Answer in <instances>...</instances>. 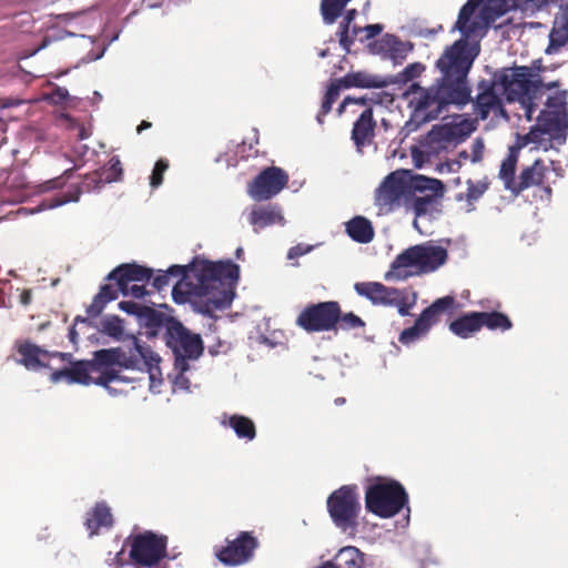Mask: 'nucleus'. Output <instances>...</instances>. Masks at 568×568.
I'll return each instance as SVG.
<instances>
[{"label":"nucleus","mask_w":568,"mask_h":568,"mask_svg":"<svg viewBox=\"0 0 568 568\" xmlns=\"http://www.w3.org/2000/svg\"><path fill=\"white\" fill-rule=\"evenodd\" d=\"M172 277L178 278L172 288V300L179 305L189 303L194 312L214 317L216 311L232 305L240 278V266L232 260L212 262L195 256L186 265H171L158 271L151 283L156 291L164 290Z\"/></svg>","instance_id":"obj_1"},{"label":"nucleus","mask_w":568,"mask_h":568,"mask_svg":"<svg viewBox=\"0 0 568 568\" xmlns=\"http://www.w3.org/2000/svg\"><path fill=\"white\" fill-rule=\"evenodd\" d=\"M463 44L464 41H455L446 47L435 62L440 77L429 88L413 82L404 92L410 109V116L402 129L405 136L436 120L449 106L463 110L473 102L468 74L476 60V52H463Z\"/></svg>","instance_id":"obj_2"},{"label":"nucleus","mask_w":568,"mask_h":568,"mask_svg":"<svg viewBox=\"0 0 568 568\" xmlns=\"http://www.w3.org/2000/svg\"><path fill=\"white\" fill-rule=\"evenodd\" d=\"M566 90L558 89V82L544 83L538 73L529 67L500 68L491 73L490 79L477 83V94L473 99L474 112L486 120L491 112L506 115L504 101L518 102L528 121L534 119L539 105L554 95Z\"/></svg>","instance_id":"obj_3"},{"label":"nucleus","mask_w":568,"mask_h":568,"mask_svg":"<svg viewBox=\"0 0 568 568\" xmlns=\"http://www.w3.org/2000/svg\"><path fill=\"white\" fill-rule=\"evenodd\" d=\"M568 134V103L566 93L558 92L547 97L544 108L536 116V123L530 126L528 133L518 135L516 143L519 149L536 144L542 150L557 149L567 141Z\"/></svg>","instance_id":"obj_4"},{"label":"nucleus","mask_w":568,"mask_h":568,"mask_svg":"<svg viewBox=\"0 0 568 568\" xmlns=\"http://www.w3.org/2000/svg\"><path fill=\"white\" fill-rule=\"evenodd\" d=\"M568 134V103L566 93L558 92L547 97L544 108L536 116V123L530 126L528 133L518 135L516 143L519 149L536 144L542 150L557 149L567 141Z\"/></svg>","instance_id":"obj_5"},{"label":"nucleus","mask_w":568,"mask_h":568,"mask_svg":"<svg viewBox=\"0 0 568 568\" xmlns=\"http://www.w3.org/2000/svg\"><path fill=\"white\" fill-rule=\"evenodd\" d=\"M447 258V250L432 241L416 244L393 260L384 278L387 282H402L413 276L429 274L443 266Z\"/></svg>","instance_id":"obj_6"},{"label":"nucleus","mask_w":568,"mask_h":568,"mask_svg":"<svg viewBox=\"0 0 568 568\" xmlns=\"http://www.w3.org/2000/svg\"><path fill=\"white\" fill-rule=\"evenodd\" d=\"M480 3H484L479 13L480 19L486 24L495 22L510 10L520 8L518 0H467L460 9L452 31H458L460 33L462 37L457 41H464L463 52L469 53L475 51L476 58L480 53V45L478 41H473L470 38L480 29V23L478 20L471 19V17Z\"/></svg>","instance_id":"obj_7"},{"label":"nucleus","mask_w":568,"mask_h":568,"mask_svg":"<svg viewBox=\"0 0 568 568\" xmlns=\"http://www.w3.org/2000/svg\"><path fill=\"white\" fill-rule=\"evenodd\" d=\"M365 508L379 518H392L408 507V494L404 486L388 478L377 477L365 490Z\"/></svg>","instance_id":"obj_8"},{"label":"nucleus","mask_w":568,"mask_h":568,"mask_svg":"<svg viewBox=\"0 0 568 568\" xmlns=\"http://www.w3.org/2000/svg\"><path fill=\"white\" fill-rule=\"evenodd\" d=\"M354 290L375 306L396 307L400 316L410 315L418 298L417 292L410 288L386 286L379 282H357Z\"/></svg>","instance_id":"obj_9"},{"label":"nucleus","mask_w":568,"mask_h":568,"mask_svg":"<svg viewBox=\"0 0 568 568\" xmlns=\"http://www.w3.org/2000/svg\"><path fill=\"white\" fill-rule=\"evenodd\" d=\"M163 341L174 356V367L182 371H189V362L197 361L204 351L201 335L192 333L179 320L170 322Z\"/></svg>","instance_id":"obj_10"},{"label":"nucleus","mask_w":568,"mask_h":568,"mask_svg":"<svg viewBox=\"0 0 568 568\" xmlns=\"http://www.w3.org/2000/svg\"><path fill=\"white\" fill-rule=\"evenodd\" d=\"M326 504L329 517L337 528L344 532L356 529L362 508L356 485H345L334 490Z\"/></svg>","instance_id":"obj_11"},{"label":"nucleus","mask_w":568,"mask_h":568,"mask_svg":"<svg viewBox=\"0 0 568 568\" xmlns=\"http://www.w3.org/2000/svg\"><path fill=\"white\" fill-rule=\"evenodd\" d=\"M168 537L152 530L138 534L132 538L130 558L142 568H153L164 558L174 560L176 555H170L166 550Z\"/></svg>","instance_id":"obj_12"},{"label":"nucleus","mask_w":568,"mask_h":568,"mask_svg":"<svg viewBox=\"0 0 568 568\" xmlns=\"http://www.w3.org/2000/svg\"><path fill=\"white\" fill-rule=\"evenodd\" d=\"M455 297L452 295L435 300L429 306L422 311L413 326L402 331L398 341L403 345L409 346L426 337L430 328L439 321L440 313L452 312L455 307Z\"/></svg>","instance_id":"obj_13"},{"label":"nucleus","mask_w":568,"mask_h":568,"mask_svg":"<svg viewBox=\"0 0 568 568\" xmlns=\"http://www.w3.org/2000/svg\"><path fill=\"white\" fill-rule=\"evenodd\" d=\"M129 344L123 347H112L95 351L90 359L95 373L118 372L114 367L131 369L138 366L135 346H141L138 337L128 336Z\"/></svg>","instance_id":"obj_14"},{"label":"nucleus","mask_w":568,"mask_h":568,"mask_svg":"<svg viewBox=\"0 0 568 568\" xmlns=\"http://www.w3.org/2000/svg\"><path fill=\"white\" fill-rule=\"evenodd\" d=\"M339 303L320 302L306 306L298 315L296 324L306 332H328L337 329Z\"/></svg>","instance_id":"obj_15"},{"label":"nucleus","mask_w":568,"mask_h":568,"mask_svg":"<svg viewBox=\"0 0 568 568\" xmlns=\"http://www.w3.org/2000/svg\"><path fill=\"white\" fill-rule=\"evenodd\" d=\"M287 182L288 175L283 169L277 166L266 168L248 184L247 193L254 201H267L277 195Z\"/></svg>","instance_id":"obj_16"},{"label":"nucleus","mask_w":568,"mask_h":568,"mask_svg":"<svg viewBox=\"0 0 568 568\" xmlns=\"http://www.w3.org/2000/svg\"><path fill=\"white\" fill-rule=\"evenodd\" d=\"M407 173V171H395L383 180L375 194L377 206L393 211L400 205L402 199L409 194Z\"/></svg>","instance_id":"obj_17"},{"label":"nucleus","mask_w":568,"mask_h":568,"mask_svg":"<svg viewBox=\"0 0 568 568\" xmlns=\"http://www.w3.org/2000/svg\"><path fill=\"white\" fill-rule=\"evenodd\" d=\"M470 133L471 128L467 122L435 125L425 136L423 145L428 148V153H434L449 144L457 145L464 142Z\"/></svg>","instance_id":"obj_18"},{"label":"nucleus","mask_w":568,"mask_h":568,"mask_svg":"<svg viewBox=\"0 0 568 568\" xmlns=\"http://www.w3.org/2000/svg\"><path fill=\"white\" fill-rule=\"evenodd\" d=\"M105 183L108 182L104 181V175L100 172H94L87 175L81 182L80 186L73 187L68 192H60L43 199L37 209L32 210V212L51 210L70 202H78L82 192L90 193L100 191Z\"/></svg>","instance_id":"obj_19"},{"label":"nucleus","mask_w":568,"mask_h":568,"mask_svg":"<svg viewBox=\"0 0 568 568\" xmlns=\"http://www.w3.org/2000/svg\"><path fill=\"white\" fill-rule=\"evenodd\" d=\"M257 545L255 537L247 531H242L235 539L229 541L216 556L226 566H239L251 560Z\"/></svg>","instance_id":"obj_20"},{"label":"nucleus","mask_w":568,"mask_h":568,"mask_svg":"<svg viewBox=\"0 0 568 568\" xmlns=\"http://www.w3.org/2000/svg\"><path fill=\"white\" fill-rule=\"evenodd\" d=\"M94 373L90 359L75 361L69 367L52 372L50 381L55 384L67 381L69 384L91 385L95 384Z\"/></svg>","instance_id":"obj_21"},{"label":"nucleus","mask_w":568,"mask_h":568,"mask_svg":"<svg viewBox=\"0 0 568 568\" xmlns=\"http://www.w3.org/2000/svg\"><path fill=\"white\" fill-rule=\"evenodd\" d=\"M19 358L16 362L29 371H39L48 367L50 352L41 348L30 341H18L14 345Z\"/></svg>","instance_id":"obj_22"},{"label":"nucleus","mask_w":568,"mask_h":568,"mask_svg":"<svg viewBox=\"0 0 568 568\" xmlns=\"http://www.w3.org/2000/svg\"><path fill=\"white\" fill-rule=\"evenodd\" d=\"M393 81L392 75H378L365 71L348 72L339 78L344 89H382L393 84Z\"/></svg>","instance_id":"obj_23"},{"label":"nucleus","mask_w":568,"mask_h":568,"mask_svg":"<svg viewBox=\"0 0 568 568\" xmlns=\"http://www.w3.org/2000/svg\"><path fill=\"white\" fill-rule=\"evenodd\" d=\"M135 355L138 361V366L133 369L148 372L150 377V389L153 390L155 386L161 385V371H160V356L154 353L150 346L141 344V346H135Z\"/></svg>","instance_id":"obj_24"},{"label":"nucleus","mask_w":568,"mask_h":568,"mask_svg":"<svg viewBox=\"0 0 568 568\" xmlns=\"http://www.w3.org/2000/svg\"><path fill=\"white\" fill-rule=\"evenodd\" d=\"M248 222L253 226L255 233L267 226L285 224L282 209L277 204H267L253 206L248 213Z\"/></svg>","instance_id":"obj_25"},{"label":"nucleus","mask_w":568,"mask_h":568,"mask_svg":"<svg viewBox=\"0 0 568 568\" xmlns=\"http://www.w3.org/2000/svg\"><path fill=\"white\" fill-rule=\"evenodd\" d=\"M413 210L415 213L413 225L420 234H424V231L419 225V221L427 220L432 222L442 213L440 203L437 201L435 194L415 197L413 201Z\"/></svg>","instance_id":"obj_26"},{"label":"nucleus","mask_w":568,"mask_h":568,"mask_svg":"<svg viewBox=\"0 0 568 568\" xmlns=\"http://www.w3.org/2000/svg\"><path fill=\"white\" fill-rule=\"evenodd\" d=\"M176 318L162 313L153 307L145 306L141 313L139 320L140 326L146 329L145 334L149 338L158 336L163 331H168L170 322H174Z\"/></svg>","instance_id":"obj_27"},{"label":"nucleus","mask_w":568,"mask_h":568,"mask_svg":"<svg viewBox=\"0 0 568 568\" xmlns=\"http://www.w3.org/2000/svg\"><path fill=\"white\" fill-rule=\"evenodd\" d=\"M375 126L376 122L373 118V109L366 108L354 122L352 130V140L358 150L374 136Z\"/></svg>","instance_id":"obj_28"},{"label":"nucleus","mask_w":568,"mask_h":568,"mask_svg":"<svg viewBox=\"0 0 568 568\" xmlns=\"http://www.w3.org/2000/svg\"><path fill=\"white\" fill-rule=\"evenodd\" d=\"M414 44L410 41H402L394 34H385L381 40V50L395 63H402L413 51Z\"/></svg>","instance_id":"obj_29"},{"label":"nucleus","mask_w":568,"mask_h":568,"mask_svg":"<svg viewBox=\"0 0 568 568\" xmlns=\"http://www.w3.org/2000/svg\"><path fill=\"white\" fill-rule=\"evenodd\" d=\"M363 554L356 547L346 546L317 568H363Z\"/></svg>","instance_id":"obj_30"},{"label":"nucleus","mask_w":568,"mask_h":568,"mask_svg":"<svg viewBox=\"0 0 568 568\" xmlns=\"http://www.w3.org/2000/svg\"><path fill=\"white\" fill-rule=\"evenodd\" d=\"M347 235L355 242L367 244L374 239V229L371 221L357 215L345 223Z\"/></svg>","instance_id":"obj_31"},{"label":"nucleus","mask_w":568,"mask_h":568,"mask_svg":"<svg viewBox=\"0 0 568 568\" xmlns=\"http://www.w3.org/2000/svg\"><path fill=\"white\" fill-rule=\"evenodd\" d=\"M113 518L110 508L103 501L97 503L91 511L88 513L85 519V527L90 531V535L98 532L100 528L112 527Z\"/></svg>","instance_id":"obj_32"},{"label":"nucleus","mask_w":568,"mask_h":568,"mask_svg":"<svg viewBox=\"0 0 568 568\" xmlns=\"http://www.w3.org/2000/svg\"><path fill=\"white\" fill-rule=\"evenodd\" d=\"M544 178V164L541 160H536L532 165L525 168L518 180H516L511 193L519 195L524 190L540 184Z\"/></svg>","instance_id":"obj_33"},{"label":"nucleus","mask_w":568,"mask_h":568,"mask_svg":"<svg viewBox=\"0 0 568 568\" xmlns=\"http://www.w3.org/2000/svg\"><path fill=\"white\" fill-rule=\"evenodd\" d=\"M222 425L229 426L240 439L252 442L256 437L255 425L252 419L243 415H223Z\"/></svg>","instance_id":"obj_34"},{"label":"nucleus","mask_w":568,"mask_h":568,"mask_svg":"<svg viewBox=\"0 0 568 568\" xmlns=\"http://www.w3.org/2000/svg\"><path fill=\"white\" fill-rule=\"evenodd\" d=\"M480 328L479 312L464 314L449 324L450 332L460 338H469Z\"/></svg>","instance_id":"obj_35"},{"label":"nucleus","mask_w":568,"mask_h":568,"mask_svg":"<svg viewBox=\"0 0 568 568\" xmlns=\"http://www.w3.org/2000/svg\"><path fill=\"white\" fill-rule=\"evenodd\" d=\"M568 43V16L555 18L552 29L549 33V43L545 50L546 54H556Z\"/></svg>","instance_id":"obj_36"},{"label":"nucleus","mask_w":568,"mask_h":568,"mask_svg":"<svg viewBox=\"0 0 568 568\" xmlns=\"http://www.w3.org/2000/svg\"><path fill=\"white\" fill-rule=\"evenodd\" d=\"M121 273L125 280L131 282H150L153 275V270L135 264V263H124L115 268H113L105 277V280H111Z\"/></svg>","instance_id":"obj_37"},{"label":"nucleus","mask_w":568,"mask_h":568,"mask_svg":"<svg viewBox=\"0 0 568 568\" xmlns=\"http://www.w3.org/2000/svg\"><path fill=\"white\" fill-rule=\"evenodd\" d=\"M409 185V193L432 191L435 195H442L444 184L440 180L427 178L420 174L410 175L407 180Z\"/></svg>","instance_id":"obj_38"},{"label":"nucleus","mask_w":568,"mask_h":568,"mask_svg":"<svg viewBox=\"0 0 568 568\" xmlns=\"http://www.w3.org/2000/svg\"><path fill=\"white\" fill-rule=\"evenodd\" d=\"M98 329L115 341H124L123 321L118 315H105L100 321Z\"/></svg>","instance_id":"obj_39"},{"label":"nucleus","mask_w":568,"mask_h":568,"mask_svg":"<svg viewBox=\"0 0 568 568\" xmlns=\"http://www.w3.org/2000/svg\"><path fill=\"white\" fill-rule=\"evenodd\" d=\"M480 327L488 329L507 331L511 327V322L507 315L499 312H479Z\"/></svg>","instance_id":"obj_40"},{"label":"nucleus","mask_w":568,"mask_h":568,"mask_svg":"<svg viewBox=\"0 0 568 568\" xmlns=\"http://www.w3.org/2000/svg\"><path fill=\"white\" fill-rule=\"evenodd\" d=\"M552 3H558L560 9L556 18H566L568 16V0H518L520 10H541Z\"/></svg>","instance_id":"obj_41"},{"label":"nucleus","mask_w":568,"mask_h":568,"mask_svg":"<svg viewBox=\"0 0 568 568\" xmlns=\"http://www.w3.org/2000/svg\"><path fill=\"white\" fill-rule=\"evenodd\" d=\"M344 9V3H336L334 0H322L321 3V12L323 17V21L326 24H332L336 21V19L341 16Z\"/></svg>","instance_id":"obj_42"},{"label":"nucleus","mask_w":568,"mask_h":568,"mask_svg":"<svg viewBox=\"0 0 568 568\" xmlns=\"http://www.w3.org/2000/svg\"><path fill=\"white\" fill-rule=\"evenodd\" d=\"M425 71V65L420 62H414L404 68L398 74L393 77L394 83H407L418 78Z\"/></svg>","instance_id":"obj_43"},{"label":"nucleus","mask_w":568,"mask_h":568,"mask_svg":"<svg viewBox=\"0 0 568 568\" xmlns=\"http://www.w3.org/2000/svg\"><path fill=\"white\" fill-rule=\"evenodd\" d=\"M487 190V185L485 183H474L471 180L467 181V192L456 194V201L460 202L466 200L471 203L473 201H477Z\"/></svg>","instance_id":"obj_44"},{"label":"nucleus","mask_w":568,"mask_h":568,"mask_svg":"<svg viewBox=\"0 0 568 568\" xmlns=\"http://www.w3.org/2000/svg\"><path fill=\"white\" fill-rule=\"evenodd\" d=\"M392 95L387 92L372 93L371 95L353 97V104L365 105L372 108L374 104H385L392 102Z\"/></svg>","instance_id":"obj_45"},{"label":"nucleus","mask_w":568,"mask_h":568,"mask_svg":"<svg viewBox=\"0 0 568 568\" xmlns=\"http://www.w3.org/2000/svg\"><path fill=\"white\" fill-rule=\"evenodd\" d=\"M364 326L365 322L359 316L353 312L343 314L342 310L339 308L337 329L349 331L354 328H362Z\"/></svg>","instance_id":"obj_46"},{"label":"nucleus","mask_w":568,"mask_h":568,"mask_svg":"<svg viewBox=\"0 0 568 568\" xmlns=\"http://www.w3.org/2000/svg\"><path fill=\"white\" fill-rule=\"evenodd\" d=\"M517 163L508 162L504 160L499 170V178L504 182V186L508 191H513L514 184L516 182L515 171Z\"/></svg>","instance_id":"obj_47"},{"label":"nucleus","mask_w":568,"mask_h":568,"mask_svg":"<svg viewBox=\"0 0 568 568\" xmlns=\"http://www.w3.org/2000/svg\"><path fill=\"white\" fill-rule=\"evenodd\" d=\"M122 173V164L118 156H112L109 161V168L102 172L104 181L108 183L120 181Z\"/></svg>","instance_id":"obj_48"},{"label":"nucleus","mask_w":568,"mask_h":568,"mask_svg":"<svg viewBox=\"0 0 568 568\" xmlns=\"http://www.w3.org/2000/svg\"><path fill=\"white\" fill-rule=\"evenodd\" d=\"M118 377L119 372H104L103 375L97 376L94 385L102 386L111 396H116L119 392L110 386V383L115 382Z\"/></svg>","instance_id":"obj_49"},{"label":"nucleus","mask_w":568,"mask_h":568,"mask_svg":"<svg viewBox=\"0 0 568 568\" xmlns=\"http://www.w3.org/2000/svg\"><path fill=\"white\" fill-rule=\"evenodd\" d=\"M169 163L166 160L160 159L152 171V174L150 176V185L153 189L159 187L163 182V174L168 170Z\"/></svg>","instance_id":"obj_50"},{"label":"nucleus","mask_w":568,"mask_h":568,"mask_svg":"<svg viewBox=\"0 0 568 568\" xmlns=\"http://www.w3.org/2000/svg\"><path fill=\"white\" fill-rule=\"evenodd\" d=\"M174 374H169V378H171L174 389L189 390L191 382L185 376L187 371H182L180 368H175L173 366Z\"/></svg>","instance_id":"obj_51"},{"label":"nucleus","mask_w":568,"mask_h":568,"mask_svg":"<svg viewBox=\"0 0 568 568\" xmlns=\"http://www.w3.org/2000/svg\"><path fill=\"white\" fill-rule=\"evenodd\" d=\"M70 98L69 91L63 87H55L45 95V100L52 104H62Z\"/></svg>","instance_id":"obj_52"},{"label":"nucleus","mask_w":568,"mask_h":568,"mask_svg":"<svg viewBox=\"0 0 568 568\" xmlns=\"http://www.w3.org/2000/svg\"><path fill=\"white\" fill-rule=\"evenodd\" d=\"M118 307L129 315H134L139 321L145 305H141L132 301H122L118 304Z\"/></svg>","instance_id":"obj_53"},{"label":"nucleus","mask_w":568,"mask_h":568,"mask_svg":"<svg viewBox=\"0 0 568 568\" xmlns=\"http://www.w3.org/2000/svg\"><path fill=\"white\" fill-rule=\"evenodd\" d=\"M97 295L99 298H102L105 304H108L109 302L118 298V290L111 284H104L100 287V291Z\"/></svg>","instance_id":"obj_54"},{"label":"nucleus","mask_w":568,"mask_h":568,"mask_svg":"<svg viewBox=\"0 0 568 568\" xmlns=\"http://www.w3.org/2000/svg\"><path fill=\"white\" fill-rule=\"evenodd\" d=\"M314 250V245H310V244H303V243H300L295 246H292L288 252H287V260H295L300 256H303L310 252H312Z\"/></svg>","instance_id":"obj_55"},{"label":"nucleus","mask_w":568,"mask_h":568,"mask_svg":"<svg viewBox=\"0 0 568 568\" xmlns=\"http://www.w3.org/2000/svg\"><path fill=\"white\" fill-rule=\"evenodd\" d=\"M78 324H84V325H87L89 327H94L95 326L94 323L90 318L82 317V316H77L74 318V325L69 328V334H68L70 342L73 343V344H75L77 341H78V332H77V328H75V326Z\"/></svg>","instance_id":"obj_56"},{"label":"nucleus","mask_w":568,"mask_h":568,"mask_svg":"<svg viewBox=\"0 0 568 568\" xmlns=\"http://www.w3.org/2000/svg\"><path fill=\"white\" fill-rule=\"evenodd\" d=\"M119 34H120V32H116V33H114V34H111V38L108 40V42L103 45V48H102L99 52L94 53L93 51H90V52L87 54V57H85V58H83V61H84V62H92V61H97V60L101 59V58L104 55V53H105V51H106L108 47H109L112 42H114V41H116V40L119 39Z\"/></svg>","instance_id":"obj_57"},{"label":"nucleus","mask_w":568,"mask_h":568,"mask_svg":"<svg viewBox=\"0 0 568 568\" xmlns=\"http://www.w3.org/2000/svg\"><path fill=\"white\" fill-rule=\"evenodd\" d=\"M105 305L106 304L102 301V298H99V296L95 295L92 303L87 307V314L90 317H97L102 313Z\"/></svg>","instance_id":"obj_58"},{"label":"nucleus","mask_w":568,"mask_h":568,"mask_svg":"<svg viewBox=\"0 0 568 568\" xmlns=\"http://www.w3.org/2000/svg\"><path fill=\"white\" fill-rule=\"evenodd\" d=\"M110 281H115L118 293L120 292L123 296H129L131 281L125 280L121 273L111 277Z\"/></svg>","instance_id":"obj_59"},{"label":"nucleus","mask_w":568,"mask_h":568,"mask_svg":"<svg viewBox=\"0 0 568 568\" xmlns=\"http://www.w3.org/2000/svg\"><path fill=\"white\" fill-rule=\"evenodd\" d=\"M342 88H343V85H342V83H339V79H337L336 81L332 82L327 87V90L325 92L324 99L334 103L336 101V99L338 98L339 91H341Z\"/></svg>","instance_id":"obj_60"},{"label":"nucleus","mask_w":568,"mask_h":568,"mask_svg":"<svg viewBox=\"0 0 568 568\" xmlns=\"http://www.w3.org/2000/svg\"><path fill=\"white\" fill-rule=\"evenodd\" d=\"M484 141L483 139L478 138L476 139L471 144V162L477 163L481 161L483 159V152H484Z\"/></svg>","instance_id":"obj_61"},{"label":"nucleus","mask_w":568,"mask_h":568,"mask_svg":"<svg viewBox=\"0 0 568 568\" xmlns=\"http://www.w3.org/2000/svg\"><path fill=\"white\" fill-rule=\"evenodd\" d=\"M348 31L345 28H339V45L348 53L351 51V47L354 43V37L348 36Z\"/></svg>","instance_id":"obj_62"},{"label":"nucleus","mask_w":568,"mask_h":568,"mask_svg":"<svg viewBox=\"0 0 568 568\" xmlns=\"http://www.w3.org/2000/svg\"><path fill=\"white\" fill-rule=\"evenodd\" d=\"M363 30L366 33L365 39L368 40L378 36L383 31V26L379 23L367 24L363 28Z\"/></svg>","instance_id":"obj_63"},{"label":"nucleus","mask_w":568,"mask_h":568,"mask_svg":"<svg viewBox=\"0 0 568 568\" xmlns=\"http://www.w3.org/2000/svg\"><path fill=\"white\" fill-rule=\"evenodd\" d=\"M149 294L145 286L133 284L130 286V293L129 296H132L134 298H143Z\"/></svg>","instance_id":"obj_64"}]
</instances>
